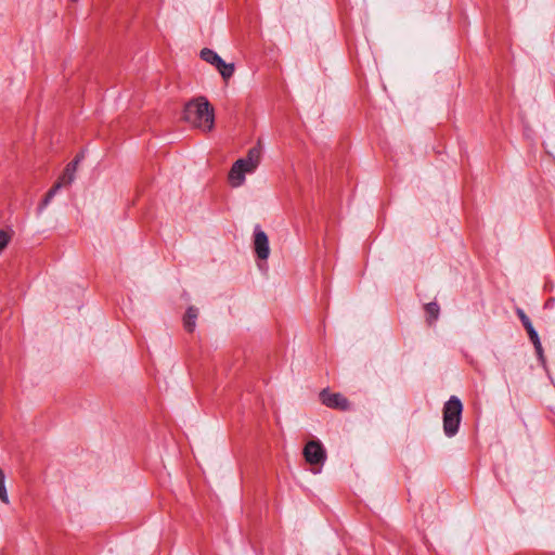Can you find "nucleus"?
<instances>
[{"label": "nucleus", "mask_w": 555, "mask_h": 555, "mask_svg": "<svg viewBox=\"0 0 555 555\" xmlns=\"http://www.w3.org/2000/svg\"><path fill=\"white\" fill-rule=\"evenodd\" d=\"M81 158H82V156L77 155L74 160L68 163L65 167L63 175L60 177L57 182H63V186L72 184V182L75 180V173L77 170V166Z\"/></svg>", "instance_id": "7"}, {"label": "nucleus", "mask_w": 555, "mask_h": 555, "mask_svg": "<svg viewBox=\"0 0 555 555\" xmlns=\"http://www.w3.org/2000/svg\"><path fill=\"white\" fill-rule=\"evenodd\" d=\"M201 59L207 62L208 64H211L212 66H216L218 62L221 60L218 53L208 48H204L201 51Z\"/></svg>", "instance_id": "13"}, {"label": "nucleus", "mask_w": 555, "mask_h": 555, "mask_svg": "<svg viewBox=\"0 0 555 555\" xmlns=\"http://www.w3.org/2000/svg\"><path fill=\"white\" fill-rule=\"evenodd\" d=\"M516 313H517L521 324L526 328L530 340L532 341V340H535L537 338H539L538 332L534 330L530 319L525 313V311L520 308H517Z\"/></svg>", "instance_id": "8"}, {"label": "nucleus", "mask_w": 555, "mask_h": 555, "mask_svg": "<svg viewBox=\"0 0 555 555\" xmlns=\"http://www.w3.org/2000/svg\"><path fill=\"white\" fill-rule=\"evenodd\" d=\"M63 186V182H55L54 185L47 192L43 199L38 206V212L41 214L46 207L51 203L55 194L59 192V190Z\"/></svg>", "instance_id": "10"}, {"label": "nucleus", "mask_w": 555, "mask_h": 555, "mask_svg": "<svg viewBox=\"0 0 555 555\" xmlns=\"http://www.w3.org/2000/svg\"><path fill=\"white\" fill-rule=\"evenodd\" d=\"M0 500L4 504H9V495L5 487V475L4 472L0 468Z\"/></svg>", "instance_id": "14"}, {"label": "nucleus", "mask_w": 555, "mask_h": 555, "mask_svg": "<svg viewBox=\"0 0 555 555\" xmlns=\"http://www.w3.org/2000/svg\"><path fill=\"white\" fill-rule=\"evenodd\" d=\"M260 155H261L260 149L253 147L248 151L246 159L250 160L251 164L254 165V167L256 168L259 164Z\"/></svg>", "instance_id": "15"}, {"label": "nucleus", "mask_w": 555, "mask_h": 555, "mask_svg": "<svg viewBox=\"0 0 555 555\" xmlns=\"http://www.w3.org/2000/svg\"><path fill=\"white\" fill-rule=\"evenodd\" d=\"M425 312L427 315V322L431 324L439 318L440 308L437 302H429L425 305Z\"/></svg>", "instance_id": "12"}, {"label": "nucleus", "mask_w": 555, "mask_h": 555, "mask_svg": "<svg viewBox=\"0 0 555 555\" xmlns=\"http://www.w3.org/2000/svg\"><path fill=\"white\" fill-rule=\"evenodd\" d=\"M215 67L225 81L229 80L235 72L234 63H225L222 59L218 62V64Z\"/></svg>", "instance_id": "11"}, {"label": "nucleus", "mask_w": 555, "mask_h": 555, "mask_svg": "<svg viewBox=\"0 0 555 555\" xmlns=\"http://www.w3.org/2000/svg\"><path fill=\"white\" fill-rule=\"evenodd\" d=\"M197 317H198L197 308L189 307L185 312L184 319H183V325H184L185 331H188L189 333H192L195 330Z\"/></svg>", "instance_id": "9"}, {"label": "nucleus", "mask_w": 555, "mask_h": 555, "mask_svg": "<svg viewBox=\"0 0 555 555\" xmlns=\"http://www.w3.org/2000/svg\"><path fill=\"white\" fill-rule=\"evenodd\" d=\"M545 306L546 307L552 306V300H548Z\"/></svg>", "instance_id": "18"}, {"label": "nucleus", "mask_w": 555, "mask_h": 555, "mask_svg": "<svg viewBox=\"0 0 555 555\" xmlns=\"http://www.w3.org/2000/svg\"><path fill=\"white\" fill-rule=\"evenodd\" d=\"M254 249L259 259H268L270 255L269 238L260 225H256L254 229Z\"/></svg>", "instance_id": "5"}, {"label": "nucleus", "mask_w": 555, "mask_h": 555, "mask_svg": "<svg viewBox=\"0 0 555 555\" xmlns=\"http://www.w3.org/2000/svg\"><path fill=\"white\" fill-rule=\"evenodd\" d=\"M304 456L310 465H323L326 460V451L319 440H311L304 448Z\"/></svg>", "instance_id": "3"}, {"label": "nucleus", "mask_w": 555, "mask_h": 555, "mask_svg": "<svg viewBox=\"0 0 555 555\" xmlns=\"http://www.w3.org/2000/svg\"><path fill=\"white\" fill-rule=\"evenodd\" d=\"M463 412V404L456 396H451L443 406V431L446 436L457 434Z\"/></svg>", "instance_id": "2"}, {"label": "nucleus", "mask_w": 555, "mask_h": 555, "mask_svg": "<svg viewBox=\"0 0 555 555\" xmlns=\"http://www.w3.org/2000/svg\"><path fill=\"white\" fill-rule=\"evenodd\" d=\"M183 118L196 128L210 131L215 122L214 108L204 96H201L185 104Z\"/></svg>", "instance_id": "1"}, {"label": "nucleus", "mask_w": 555, "mask_h": 555, "mask_svg": "<svg viewBox=\"0 0 555 555\" xmlns=\"http://www.w3.org/2000/svg\"><path fill=\"white\" fill-rule=\"evenodd\" d=\"M240 160L244 162V165H242V169H244V172L248 173L256 169L250 160H247L246 158H241Z\"/></svg>", "instance_id": "17"}, {"label": "nucleus", "mask_w": 555, "mask_h": 555, "mask_svg": "<svg viewBox=\"0 0 555 555\" xmlns=\"http://www.w3.org/2000/svg\"><path fill=\"white\" fill-rule=\"evenodd\" d=\"M534 346V350H535V353L539 358V360L544 363L545 359H544V352H543V348H542V345H541V341H540V338H537L535 340H532L531 341Z\"/></svg>", "instance_id": "16"}, {"label": "nucleus", "mask_w": 555, "mask_h": 555, "mask_svg": "<svg viewBox=\"0 0 555 555\" xmlns=\"http://www.w3.org/2000/svg\"><path fill=\"white\" fill-rule=\"evenodd\" d=\"M242 165H244L243 160H236L229 172L230 183L234 188L242 185L245 181L246 172L242 169Z\"/></svg>", "instance_id": "6"}, {"label": "nucleus", "mask_w": 555, "mask_h": 555, "mask_svg": "<svg viewBox=\"0 0 555 555\" xmlns=\"http://www.w3.org/2000/svg\"><path fill=\"white\" fill-rule=\"evenodd\" d=\"M321 402L331 409L339 411H348L351 408L349 400L339 392H330L327 389H323L320 392Z\"/></svg>", "instance_id": "4"}]
</instances>
